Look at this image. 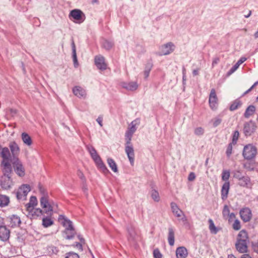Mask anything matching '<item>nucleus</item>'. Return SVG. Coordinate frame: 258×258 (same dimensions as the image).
<instances>
[{
  "label": "nucleus",
  "instance_id": "obj_35",
  "mask_svg": "<svg viewBox=\"0 0 258 258\" xmlns=\"http://www.w3.org/2000/svg\"><path fill=\"white\" fill-rule=\"evenodd\" d=\"M76 233L75 229L64 230V234L66 235V238L68 239H72Z\"/></svg>",
  "mask_w": 258,
  "mask_h": 258
},
{
  "label": "nucleus",
  "instance_id": "obj_11",
  "mask_svg": "<svg viewBox=\"0 0 258 258\" xmlns=\"http://www.w3.org/2000/svg\"><path fill=\"white\" fill-rule=\"evenodd\" d=\"M3 175L11 176L12 168L8 161H2L1 163Z\"/></svg>",
  "mask_w": 258,
  "mask_h": 258
},
{
  "label": "nucleus",
  "instance_id": "obj_61",
  "mask_svg": "<svg viewBox=\"0 0 258 258\" xmlns=\"http://www.w3.org/2000/svg\"><path fill=\"white\" fill-rule=\"evenodd\" d=\"M73 62H74V67L76 68H78V67L79 66L78 59H77L76 60H74Z\"/></svg>",
  "mask_w": 258,
  "mask_h": 258
},
{
  "label": "nucleus",
  "instance_id": "obj_40",
  "mask_svg": "<svg viewBox=\"0 0 258 258\" xmlns=\"http://www.w3.org/2000/svg\"><path fill=\"white\" fill-rule=\"evenodd\" d=\"M209 229L211 232L213 234H216L218 232V229L217 227L215 226L213 220L211 219L209 220Z\"/></svg>",
  "mask_w": 258,
  "mask_h": 258
},
{
  "label": "nucleus",
  "instance_id": "obj_29",
  "mask_svg": "<svg viewBox=\"0 0 258 258\" xmlns=\"http://www.w3.org/2000/svg\"><path fill=\"white\" fill-rule=\"evenodd\" d=\"M22 140L23 143L27 146H31L32 143V141L30 136L26 133H23L21 135Z\"/></svg>",
  "mask_w": 258,
  "mask_h": 258
},
{
  "label": "nucleus",
  "instance_id": "obj_38",
  "mask_svg": "<svg viewBox=\"0 0 258 258\" xmlns=\"http://www.w3.org/2000/svg\"><path fill=\"white\" fill-rule=\"evenodd\" d=\"M244 168L248 171H253L255 168L254 163L252 161H248L244 163Z\"/></svg>",
  "mask_w": 258,
  "mask_h": 258
},
{
  "label": "nucleus",
  "instance_id": "obj_26",
  "mask_svg": "<svg viewBox=\"0 0 258 258\" xmlns=\"http://www.w3.org/2000/svg\"><path fill=\"white\" fill-rule=\"evenodd\" d=\"M237 241L249 242L247 232L244 230L240 231L238 234Z\"/></svg>",
  "mask_w": 258,
  "mask_h": 258
},
{
  "label": "nucleus",
  "instance_id": "obj_30",
  "mask_svg": "<svg viewBox=\"0 0 258 258\" xmlns=\"http://www.w3.org/2000/svg\"><path fill=\"white\" fill-rule=\"evenodd\" d=\"M246 58L245 57L240 58L238 61L231 68L229 71V74H231L234 72L239 67V66L246 60Z\"/></svg>",
  "mask_w": 258,
  "mask_h": 258
},
{
  "label": "nucleus",
  "instance_id": "obj_43",
  "mask_svg": "<svg viewBox=\"0 0 258 258\" xmlns=\"http://www.w3.org/2000/svg\"><path fill=\"white\" fill-rule=\"evenodd\" d=\"M152 68V64L151 63H149L146 66L145 71L144 72V74L145 79L149 77Z\"/></svg>",
  "mask_w": 258,
  "mask_h": 258
},
{
  "label": "nucleus",
  "instance_id": "obj_31",
  "mask_svg": "<svg viewBox=\"0 0 258 258\" xmlns=\"http://www.w3.org/2000/svg\"><path fill=\"white\" fill-rule=\"evenodd\" d=\"M255 111V107L253 105H249L246 109L244 116L245 118H249Z\"/></svg>",
  "mask_w": 258,
  "mask_h": 258
},
{
  "label": "nucleus",
  "instance_id": "obj_34",
  "mask_svg": "<svg viewBox=\"0 0 258 258\" xmlns=\"http://www.w3.org/2000/svg\"><path fill=\"white\" fill-rule=\"evenodd\" d=\"M128 233V239L130 241H134L136 239V233L135 232V229L133 227L128 228L127 229Z\"/></svg>",
  "mask_w": 258,
  "mask_h": 258
},
{
  "label": "nucleus",
  "instance_id": "obj_9",
  "mask_svg": "<svg viewBox=\"0 0 258 258\" xmlns=\"http://www.w3.org/2000/svg\"><path fill=\"white\" fill-rule=\"evenodd\" d=\"M140 120L139 118H136L134 120L132 121L129 125L125 135L133 136V134L137 129V126L140 124Z\"/></svg>",
  "mask_w": 258,
  "mask_h": 258
},
{
  "label": "nucleus",
  "instance_id": "obj_28",
  "mask_svg": "<svg viewBox=\"0 0 258 258\" xmlns=\"http://www.w3.org/2000/svg\"><path fill=\"white\" fill-rule=\"evenodd\" d=\"M168 241L171 246H173L174 244V232L172 227L168 228Z\"/></svg>",
  "mask_w": 258,
  "mask_h": 258
},
{
  "label": "nucleus",
  "instance_id": "obj_8",
  "mask_svg": "<svg viewBox=\"0 0 258 258\" xmlns=\"http://www.w3.org/2000/svg\"><path fill=\"white\" fill-rule=\"evenodd\" d=\"M256 126L252 121L244 123L243 132L246 136H250L255 130Z\"/></svg>",
  "mask_w": 258,
  "mask_h": 258
},
{
  "label": "nucleus",
  "instance_id": "obj_6",
  "mask_svg": "<svg viewBox=\"0 0 258 258\" xmlns=\"http://www.w3.org/2000/svg\"><path fill=\"white\" fill-rule=\"evenodd\" d=\"M13 164L16 174L20 177L24 176L25 175V169L21 161L18 158H16Z\"/></svg>",
  "mask_w": 258,
  "mask_h": 258
},
{
  "label": "nucleus",
  "instance_id": "obj_52",
  "mask_svg": "<svg viewBox=\"0 0 258 258\" xmlns=\"http://www.w3.org/2000/svg\"><path fill=\"white\" fill-rule=\"evenodd\" d=\"M232 145L233 144L232 143H230V144H228V147L227 148L226 153L227 157H229L232 154Z\"/></svg>",
  "mask_w": 258,
  "mask_h": 258
},
{
  "label": "nucleus",
  "instance_id": "obj_51",
  "mask_svg": "<svg viewBox=\"0 0 258 258\" xmlns=\"http://www.w3.org/2000/svg\"><path fill=\"white\" fill-rule=\"evenodd\" d=\"M65 258H79V256L76 253L69 252L66 254Z\"/></svg>",
  "mask_w": 258,
  "mask_h": 258
},
{
  "label": "nucleus",
  "instance_id": "obj_12",
  "mask_svg": "<svg viewBox=\"0 0 258 258\" xmlns=\"http://www.w3.org/2000/svg\"><path fill=\"white\" fill-rule=\"evenodd\" d=\"M10 236V230L5 225L0 226V240L6 241L9 239Z\"/></svg>",
  "mask_w": 258,
  "mask_h": 258
},
{
  "label": "nucleus",
  "instance_id": "obj_20",
  "mask_svg": "<svg viewBox=\"0 0 258 258\" xmlns=\"http://www.w3.org/2000/svg\"><path fill=\"white\" fill-rule=\"evenodd\" d=\"M83 15V12L78 9L73 10L70 13V16H71L75 20L78 21L81 20L82 22L84 20L82 19Z\"/></svg>",
  "mask_w": 258,
  "mask_h": 258
},
{
  "label": "nucleus",
  "instance_id": "obj_18",
  "mask_svg": "<svg viewBox=\"0 0 258 258\" xmlns=\"http://www.w3.org/2000/svg\"><path fill=\"white\" fill-rule=\"evenodd\" d=\"M248 243V242L236 241L235 243L236 249L241 253L246 252L247 250Z\"/></svg>",
  "mask_w": 258,
  "mask_h": 258
},
{
  "label": "nucleus",
  "instance_id": "obj_33",
  "mask_svg": "<svg viewBox=\"0 0 258 258\" xmlns=\"http://www.w3.org/2000/svg\"><path fill=\"white\" fill-rule=\"evenodd\" d=\"M107 163L109 167L114 172L116 173L118 172L117 165L113 159H112V158H108Z\"/></svg>",
  "mask_w": 258,
  "mask_h": 258
},
{
  "label": "nucleus",
  "instance_id": "obj_15",
  "mask_svg": "<svg viewBox=\"0 0 258 258\" xmlns=\"http://www.w3.org/2000/svg\"><path fill=\"white\" fill-rule=\"evenodd\" d=\"M74 94L79 98H85L86 96V90L82 87L77 86L73 88Z\"/></svg>",
  "mask_w": 258,
  "mask_h": 258
},
{
  "label": "nucleus",
  "instance_id": "obj_50",
  "mask_svg": "<svg viewBox=\"0 0 258 258\" xmlns=\"http://www.w3.org/2000/svg\"><path fill=\"white\" fill-rule=\"evenodd\" d=\"M239 134L238 131H235L234 132L233 135V137H232V143L233 145H235V144H236L237 141L238 139V137H239Z\"/></svg>",
  "mask_w": 258,
  "mask_h": 258
},
{
  "label": "nucleus",
  "instance_id": "obj_5",
  "mask_svg": "<svg viewBox=\"0 0 258 258\" xmlns=\"http://www.w3.org/2000/svg\"><path fill=\"white\" fill-rule=\"evenodd\" d=\"M175 48V46L172 42H168L160 47L158 55L160 56L168 55L174 50Z\"/></svg>",
  "mask_w": 258,
  "mask_h": 258
},
{
  "label": "nucleus",
  "instance_id": "obj_37",
  "mask_svg": "<svg viewBox=\"0 0 258 258\" xmlns=\"http://www.w3.org/2000/svg\"><path fill=\"white\" fill-rule=\"evenodd\" d=\"M114 45V43L112 41L104 40L102 42V46L107 50H110Z\"/></svg>",
  "mask_w": 258,
  "mask_h": 258
},
{
  "label": "nucleus",
  "instance_id": "obj_10",
  "mask_svg": "<svg viewBox=\"0 0 258 258\" xmlns=\"http://www.w3.org/2000/svg\"><path fill=\"white\" fill-rule=\"evenodd\" d=\"M1 186L5 189L11 188L13 185V181L11 176L3 175L1 181Z\"/></svg>",
  "mask_w": 258,
  "mask_h": 258
},
{
  "label": "nucleus",
  "instance_id": "obj_24",
  "mask_svg": "<svg viewBox=\"0 0 258 258\" xmlns=\"http://www.w3.org/2000/svg\"><path fill=\"white\" fill-rule=\"evenodd\" d=\"M177 258H185L187 255V249L184 247H179L176 249Z\"/></svg>",
  "mask_w": 258,
  "mask_h": 258
},
{
  "label": "nucleus",
  "instance_id": "obj_21",
  "mask_svg": "<svg viewBox=\"0 0 258 258\" xmlns=\"http://www.w3.org/2000/svg\"><path fill=\"white\" fill-rule=\"evenodd\" d=\"M170 205L172 213L177 217H180L183 215V212L178 208L176 203L172 202Z\"/></svg>",
  "mask_w": 258,
  "mask_h": 258
},
{
  "label": "nucleus",
  "instance_id": "obj_45",
  "mask_svg": "<svg viewBox=\"0 0 258 258\" xmlns=\"http://www.w3.org/2000/svg\"><path fill=\"white\" fill-rule=\"evenodd\" d=\"M240 105L241 103H240V101L236 100L230 105V110L231 111H234L237 109Z\"/></svg>",
  "mask_w": 258,
  "mask_h": 258
},
{
  "label": "nucleus",
  "instance_id": "obj_56",
  "mask_svg": "<svg viewBox=\"0 0 258 258\" xmlns=\"http://www.w3.org/2000/svg\"><path fill=\"white\" fill-rule=\"evenodd\" d=\"M92 158L95 162L96 165L99 163V162H101L102 161V159H101L100 157L97 154L95 155V156L92 157Z\"/></svg>",
  "mask_w": 258,
  "mask_h": 258
},
{
  "label": "nucleus",
  "instance_id": "obj_47",
  "mask_svg": "<svg viewBox=\"0 0 258 258\" xmlns=\"http://www.w3.org/2000/svg\"><path fill=\"white\" fill-rule=\"evenodd\" d=\"M230 177V172L227 170H224L222 173V179L223 180L227 182Z\"/></svg>",
  "mask_w": 258,
  "mask_h": 258
},
{
  "label": "nucleus",
  "instance_id": "obj_57",
  "mask_svg": "<svg viewBox=\"0 0 258 258\" xmlns=\"http://www.w3.org/2000/svg\"><path fill=\"white\" fill-rule=\"evenodd\" d=\"M243 176L242 175L241 173L239 171H236L234 173V177L237 178L239 180Z\"/></svg>",
  "mask_w": 258,
  "mask_h": 258
},
{
  "label": "nucleus",
  "instance_id": "obj_16",
  "mask_svg": "<svg viewBox=\"0 0 258 258\" xmlns=\"http://www.w3.org/2000/svg\"><path fill=\"white\" fill-rule=\"evenodd\" d=\"M9 226L12 228L19 227L21 223L20 218L15 215H13L9 218Z\"/></svg>",
  "mask_w": 258,
  "mask_h": 258
},
{
  "label": "nucleus",
  "instance_id": "obj_59",
  "mask_svg": "<svg viewBox=\"0 0 258 258\" xmlns=\"http://www.w3.org/2000/svg\"><path fill=\"white\" fill-rule=\"evenodd\" d=\"M195 178V174L194 172H190L188 175V179L189 181H193Z\"/></svg>",
  "mask_w": 258,
  "mask_h": 258
},
{
  "label": "nucleus",
  "instance_id": "obj_53",
  "mask_svg": "<svg viewBox=\"0 0 258 258\" xmlns=\"http://www.w3.org/2000/svg\"><path fill=\"white\" fill-rule=\"evenodd\" d=\"M241 226L240 224V222L238 220H235L233 224V228L234 230H238L240 229Z\"/></svg>",
  "mask_w": 258,
  "mask_h": 258
},
{
  "label": "nucleus",
  "instance_id": "obj_19",
  "mask_svg": "<svg viewBox=\"0 0 258 258\" xmlns=\"http://www.w3.org/2000/svg\"><path fill=\"white\" fill-rule=\"evenodd\" d=\"M230 188V183L229 181L225 182L223 184L221 189V199L224 201L227 198L229 190Z\"/></svg>",
  "mask_w": 258,
  "mask_h": 258
},
{
  "label": "nucleus",
  "instance_id": "obj_44",
  "mask_svg": "<svg viewBox=\"0 0 258 258\" xmlns=\"http://www.w3.org/2000/svg\"><path fill=\"white\" fill-rule=\"evenodd\" d=\"M47 250L48 251V252L50 254H56L57 253V252H58V248L56 247L52 246V245L48 246L47 248Z\"/></svg>",
  "mask_w": 258,
  "mask_h": 258
},
{
  "label": "nucleus",
  "instance_id": "obj_36",
  "mask_svg": "<svg viewBox=\"0 0 258 258\" xmlns=\"http://www.w3.org/2000/svg\"><path fill=\"white\" fill-rule=\"evenodd\" d=\"M96 165L99 170L104 174L107 175L110 173L109 171L107 168L106 165L104 164L102 161L96 164Z\"/></svg>",
  "mask_w": 258,
  "mask_h": 258
},
{
  "label": "nucleus",
  "instance_id": "obj_55",
  "mask_svg": "<svg viewBox=\"0 0 258 258\" xmlns=\"http://www.w3.org/2000/svg\"><path fill=\"white\" fill-rule=\"evenodd\" d=\"M153 255L155 258H161L162 254L158 249H156L153 251Z\"/></svg>",
  "mask_w": 258,
  "mask_h": 258
},
{
  "label": "nucleus",
  "instance_id": "obj_3",
  "mask_svg": "<svg viewBox=\"0 0 258 258\" xmlns=\"http://www.w3.org/2000/svg\"><path fill=\"white\" fill-rule=\"evenodd\" d=\"M256 153V147L252 145L248 144L244 147L242 154L245 159L250 160L255 156Z\"/></svg>",
  "mask_w": 258,
  "mask_h": 258
},
{
  "label": "nucleus",
  "instance_id": "obj_32",
  "mask_svg": "<svg viewBox=\"0 0 258 258\" xmlns=\"http://www.w3.org/2000/svg\"><path fill=\"white\" fill-rule=\"evenodd\" d=\"M10 202L9 198L5 195H0V207H4L8 205Z\"/></svg>",
  "mask_w": 258,
  "mask_h": 258
},
{
  "label": "nucleus",
  "instance_id": "obj_1",
  "mask_svg": "<svg viewBox=\"0 0 258 258\" xmlns=\"http://www.w3.org/2000/svg\"><path fill=\"white\" fill-rule=\"evenodd\" d=\"M40 191L43 193V196L40 199V203L41 207L44 209V211L40 208L35 209L32 215L39 217L43 215V213H46L47 215H50L53 211L52 204L48 200V196L44 194V190L41 187H40Z\"/></svg>",
  "mask_w": 258,
  "mask_h": 258
},
{
  "label": "nucleus",
  "instance_id": "obj_4",
  "mask_svg": "<svg viewBox=\"0 0 258 258\" xmlns=\"http://www.w3.org/2000/svg\"><path fill=\"white\" fill-rule=\"evenodd\" d=\"M30 190L31 188L29 185H22L16 192L17 199L19 200H25L27 195Z\"/></svg>",
  "mask_w": 258,
  "mask_h": 258
},
{
  "label": "nucleus",
  "instance_id": "obj_17",
  "mask_svg": "<svg viewBox=\"0 0 258 258\" xmlns=\"http://www.w3.org/2000/svg\"><path fill=\"white\" fill-rule=\"evenodd\" d=\"M121 85L122 88L128 91H135L138 88V84L137 82H122Z\"/></svg>",
  "mask_w": 258,
  "mask_h": 258
},
{
  "label": "nucleus",
  "instance_id": "obj_48",
  "mask_svg": "<svg viewBox=\"0 0 258 258\" xmlns=\"http://www.w3.org/2000/svg\"><path fill=\"white\" fill-rule=\"evenodd\" d=\"M71 45H72V57H73V60H74L77 59V57L76 46H75V44L73 40L72 41Z\"/></svg>",
  "mask_w": 258,
  "mask_h": 258
},
{
  "label": "nucleus",
  "instance_id": "obj_46",
  "mask_svg": "<svg viewBox=\"0 0 258 258\" xmlns=\"http://www.w3.org/2000/svg\"><path fill=\"white\" fill-rule=\"evenodd\" d=\"M229 213H230V210L228 208V206L226 205L224 206L223 211H222V215H223L224 218L227 219L229 216Z\"/></svg>",
  "mask_w": 258,
  "mask_h": 258
},
{
  "label": "nucleus",
  "instance_id": "obj_64",
  "mask_svg": "<svg viewBox=\"0 0 258 258\" xmlns=\"http://www.w3.org/2000/svg\"><path fill=\"white\" fill-rule=\"evenodd\" d=\"M241 258H251L247 254H243L241 255Z\"/></svg>",
  "mask_w": 258,
  "mask_h": 258
},
{
  "label": "nucleus",
  "instance_id": "obj_39",
  "mask_svg": "<svg viewBox=\"0 0 258 258\" xmlns=\"http://www.w3.org/2000/svg\"><path fill=\"white\" fill-rule=\"evenodd\" d=\"M239 181V183L241 186H246L250 183V178L248 176H243Z\"/></svg>",
  "mask_w": 258,
  "mask_h": 258
},
{
  "label": "nucleus",
  "instance_id": "obj_27",
  "mask_svg": "<svg viewBox=\"0 0 258 258\" xmlns=\"http://www.w3.org/2000/svg\"><path fill=\"white\" fill-rule=\"evenodd\" d=\"M61 218H62V219L63 220V221L62 222V223L63 226L65 227V228H66L65 230L71 229L74 228L72 221H71L70 220L64 217V216H63L62 215H60L59 216V219L60 220Z\"/></svg>",
  "mask_w": 258,
  "mask_h": 258
},
{
  "label": "nucleus",
  "instance_id": "obj_54",
  "mask_svg": "<svg viewBox=\"0 0 258 258\" xmlns=\"http://www.w3.org/2000/svg\"><path fill=\"white\" fill-rule=\"evenodd\" d=\"M222 121L221 118L219 117H216L214 121H213V126L214 127H217L218 125H219Z\"/></svg>",
  "mask_w": 258,
  "mask_h": 258
},
{
  "label": "nucleus",
  "instance_id": "obj_23",
  "mask_svg": "<svg viewBox=\"0 0 258 258\" xmlns=\"http://www.w3.org/2000/svg\"><path fill=\"white\" fill-rule=\"evenodd\" d=\"M0 154L3 158V161H9L11 157V154L9 149L7 147L1 148L0 151Z\"/></svg>",
  "mask_w": 258,
  "mask_h": 258
},
{
  "label": "nucleus",
  "instance_id": "obj_22",
  "mask_svg": "<svg viewBox=\"0 0 258 258\" xmlns=\"http://www.w3.org/2000/svg\"><path fill=\"white\" fill-rule=\"evenodd\" d=\"M37 205V200L34 196L31 197L29 202L26 205L27 210L31 212L34 210V206Z\"/></svg>",
  "mask_w": 258,
  "mask_h": 258
},
{
  "label": "nucleus",
  "instance_id": "obj_2",
  "mask_svg": "<svg viewBox=\"0 0 258 258\" xmlns=\"http://www.w3.org/2000/svg\"><path fill=\"white\" fill-rule=\"evenodd\" d=\"M132 137L133 136H132L125 135V152L131 164L133 165L134 163L135 153L133 146L131 143Z\"/></svg>",
  "mask_w": 258,
  "mask_h": 258
},
{
  "label": "nucleus",
  "instance_id": "obj_7",
  "mask_svg": "<svg viewBox=\"0 0 258 258\" xmlns=\"http://www.w3.org/2000/svg\"><path fill=\"white\" fill-rule=\"evenodd\" d=\"M209 103L212 110L217 109L218 106V98L214 89H212L211 90L209 98Z\"/></svg>",
  "mask_w": 258,
  "mask_h": 258
},
{
  "label": "nucleus",
  "instance_id": "obj_13",
  "mask_svg": "<svg viewBox=\"0 0 258 258\" xmlns=\"http://www.w3.org/2000/svg\"><path fill=\"white\" fill-rule=\"evenodd\" d=\"M95 63L98 69L105 70L107 68V65L105 62V58L101 55L96 56L95 57Z\"/></svg>",
  "mask_w": 258,
  "mask_h": 258
},
{
  "label": "nucleus",
  "instance_id": "obj_25",
  "mask_svg": "<svg viewBox=\"0 0 258 258\" xmlns=\"http://www.w3.org/2000/svg\"><path fill=\"white\" fill-rule=\"evenodd\" d=\"M9 147L14 157H16L20 152V148L17 144L15 142H12Z\"/></svg>",
  "mask_w": 258,
  "mask_h": 258
},
{
  "label": "nucleus",
  "instance_id": "obj_62",
  "mask_svg": "<svg viewBox=\"0 0 258 258\" xmlns=\"http://www.w3.org/2000/svg\"><path fill=\"white\" fill-rule=\"evenodd\" d=\"M219 61V59L218 58H216L215 59H214V60H213L212 62V65L214 66V64H217Z\"/></svg>",
  "mask_w": 258,
  "mask_h": 258
},
{
  "label": "nucleus",
  "instance_id": "obj_60",
  "mask_svg": "<svg viewBox=\"0 0 258 258\" xmlns=\"http://www.w3.org/2000/svg\"><path fill=\"white\" fill-rule=\"evenodd\" d=\"M96 121L99 123V124L100 125V126H103V124H102L103 119H102V117L99 116L96 119Z\"/></svg>",
  "mask_w": 258,
  "mask_h": 258
},
{
  "label": "nucleus",
  "instance_id": "obj_14",
  "mask_svg": "<svg viewBox=\"0 0 258 258\" xmlns=\"http://www.w3.org/2000/svg\"><path fill=\"white\" fill-rule=\"evenodd\" d=\"M240 215L241 219L244 222L249 221L251 218V212L248 208H243L240 211Z\"/></svg>",
  "mask_w": 258,
  "mask_h": 258
},
{
  "label": "nucleus",
  "instance_id": "obj_41",
  "mask_svg": "<svg viewBox=\"0 0 258 258\" xmlns=\"http://www.w3.org/2000/svg\"><path fill=\"white\" fill-rule=\"evenodd\" d=\"M53 221L46 217L42 219V225L44 227H48L53 224Z\"/></svg>",
  "mask_w": 258,
  "mask_h": 258
},
{
  "label": "nucleus",
  "instance_id": "obj_42",
  "mask_svg": "<svg viewBox=\"0 0 258 258\" xmlns=\"http://www.w3.org/2000/svg\"><path fill=\"white\" fill-rule=\"evenodd\" d=\"M151 195L152 198L154 201L159 202L160 201L159 195L158 192L156 190H152Z\"/></svg>",
  "mask_w": 258,
  "mask_h": 258
},
{
  "label": "nucleus",
  "instance_id": "obj_58",
  "mask_svg": "<svg viewBox=\"0 0 258 258\" xmlns=\"http://www.w3.org/2000/svg\"><path fill=\"white\" fill-rule=\"evenodd\" d=\"M87 150H88V152H89L90 155H92V154H93L94 153H95L96 151L95 149L91 146H88Z\"/></svg>",
  "mask_w": 258,
  "mask_h": 258
},
{
  "label": "nucleus",
  "instance_id": "obj_63",
  "mask_svg": "<svg viewBox=\"0 0 258 258\" xmlns=\"http://www.w3.org/2000/svg\"><path fill=\"white\" fill-rule=\"evenodd\" d=\"M229 219H232L235 218V215L233 213H229L228 217Z\"/></svg>",
  "mask_w": 258,
  "mask_h": 258
},
{
  "label": "nucleus",
  "instance_id": "obj_49",
  "mask_svg": "<svg viewBox=\"0 0 258 258\" xmlns=\"http://www.w3.org/2000/svg\"><path fill=\"white\" fill-rule=\"evenodd\" d=\"M194 133L197 136H202L204 133V129L202 127H198L195 128Z\"/></svg>",
  "mask_w": 258,
  "mask_h": 258
}]
</instances>
